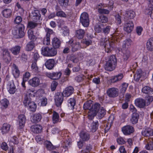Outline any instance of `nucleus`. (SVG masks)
I'll return each instance as SVG.
<instances>
[{
	"instance_id": "40",
	"label": "nucleus",
	"mask_w": 153,
	"mask_h": 153,
	"mask_svg": "<svg viewBox=\"0 0 153 153\" xmlns=\"http://www.w3.org/2000/svg\"><path fill=\"white\" fill-rule=\"evenodd\" d=\"M131 43L132 41L130 39L125 40L123 42L122 48H128L130 47Z\"/></svg>"
},
{
	"instance_id": "52",
	"label": "nucleus",
	"mask_w": 153,
	"mask_h": 153,
	"mask_svg": "<svg viewBox=\"0 0 153 153\" xmlns=\"http://www.w3.org/2000/svg\"><path fill=\"white\" fill-rule=\"evenodd\" d=\"M37 62L32 61V64L31 66V69L35 72L38 71V68L36 64Z\"/></svg>"
},
{
	"instance_id": "23",
	"label": "nucleus",
	"mask_w": 153,
	"mask_h": 153,
	"mask_svg": "<svg viewBox=\"0 0 153 153\" xmlns=\"http://www.w3.org/2000/svg\"><path fill=\"white\" fill-rule=\"evenodd\" d=\"M124 77L123 73H120L115 76H112L111 79V81L112 83H115L121 80Z\"/></svg>"
},
{
	"instance_id": "60",
	"label": "nucleus",
	"mask_w": 153,
	"mask_h": 153,
	"mask_svg": "<svg viewBox=\"0 0 153 153\" xmlns=\"http://www.w3.org/2000/svg\"><path fill=\"white\" fill-rule=\"evenodd\" d=\"M84 79V76L82 75H79L75 77V79L77 82H79L82 81Z\"/></svg>"
},
{
	"instance_id": "34",
	"label": "nucleus",
	"mask_w": 153,
	"mask_h": 153,
	"mask_svg": "<svg viewBox=\"0 0 153 153\" xmlns=\"http://www.w3.org/2000/svg\"><path fill=\"white\" fill-rule=\"evenodd\" d=\"M99 124L98 121H93L91 124L90 130L92 132H95L98 129Z\"/></svg>"
},
{
	"instance_id": "45",
	"label": "nucleus",
	"mask_w": 153,
	"mask_h": 153,
	"mask_svg": "<svg viewBox=\"0 0 153 153\" xmlns=\"http://www.w3.org/2000/svg\"><path fill=\"white\" fill-rule=\"evenodd\" d=\"M28 35L29 38L34 42L37 39L36 36L33 34V32L32 30H29L28 31Z\"/></svg>"
},
{
	"instance_id": "59",
	"label": "nucleus",
	"mask_w": 153,
	"mask_h": 153,
	"mask_svg": "<svg viewBox=\"0 0 153 153\" xmlns=\"http://www.w3.org/2000/svg\"><path fill=\"white\" fill-rule=\"evenodd\" d=\"M70 143L69 142L66 141L64 142L62 144V147L65 149V151H67L70 147Z\"/></svg>"
},
{
	"instance_id": "44",
	"label": "nucleus",
	"mask_w": 153,
	"mask_h": 153,
	"mask_svg": "<svg viewBox=\"0 0 153 153\" xmlns=\"http://www.w3.org/2000/svg\"><path fill=\"white\" fill-rule=\"evenodd\" d=\"M126 16L129 19H133L135 16V12L132 10H130L126 12Z\"/></svg>"
},
{
	"instance_id": "8",
	"label": "nucleus",
	"mask_w": 153,
	"mask_h": 153,
	"mask_svg": "<svg viewBox=\"0 0 153 153\" xmlns=\"http://www.w3.org/2000/svg\"><path fill=\"white\" fill-rule=\"evenodd\" d=\"M122 131L125 135H128L134 132V129L133 126L128 125L122 127Z\"/></svg>"
},
{
	"instance_id": "50",
	"label": "nucleus",
	"mask_w": 153,
	"mask_h": 153,
	"mask_svg": "<svg viewBox=\"0 0 153 153\" xmlns=\"http://www.w3.org/2000/svg\"><path fill=\"white\" fill-rule=\"evenodd\" d=\"M146 106L148 105L153 101V97L150 95L146 96L145 97Z\"/></svg>"
},
{
	"instance_id": "63",
	"label": "nucleus",
	"mask_w": 153,
	"mask_h": 153,
	"mask_svg": "<svg viewBox=\"0 0 153 153\" xmlns=\"http://www.w3.org/2000/svg\"><path fill=\"white\" fill-rule=\"evenodd\" d=\"M16 90V87L14 83L12 82V84H10V94H13Z\"/></svg>"
},
{
	"instance_id": "13",
	"label": "nucleus",
	"mask_w": 153,
	"mask_h": 153,
	"mask_svg": "<svg viewBox=\"0 0 153 153\" xmlns=\"http://www.w3.org/2000/svg\"><path fill=\"white\" fill-rule=\"evenodd\" d=\"M134 25L131 21H128L124 25V30L127 33H130L133 30Z\"/></svg>"
},
{
	"instance_id": "32",
	"label": "nucleus",
	"mask_w": 153,
	"mask_h": 153,
	"mask_svg": "<svg viewBox=\"0 0 153 153\" xmlns=\"http://www.w3.org/2000/svg\"><path fill=\"white\" fill-rule=\"evenodd\" d=\"M142 91L143 93L146 94H153V89L149 86L144 87Z\"/></svg>"
},
{
	"instance_id": "26",
	"label": "nucleus",
	"mask_w": 153,
	"mask_h": 153,
	"mask_svg": "<svg viewBox=\"0 0 153 153\" xmlns=\"http://www.w3.org/2000/svg\"><path fill=\"white\" fill-rule=\"evenodd\" d=\"M40 83L39 79L37 77H34L30 79L29 81V83L32 86L35 87L38 86Z\"/></svg>"
},
{
	"instance_id": "6",
	"label": "nucleus",
	"mask_w": 153,
	"mask_h": 153,
	"mask_svg": "<svg viewBox=\"0 0 153 153\" xmlns=\"http://www.w3.org/2000/svg\"><path fill=\"white\" fill-rule=\"evenodd\" d=\"M30 17L33 22H39L42 20L40 11L38 10L33 11L30 15Z\"/></svg>"
},
{
	"instance_id": "18",
	"label": "nucleus",
	"mask_w": 153,
	"mask_h": 153,
	"mask_svg": "<svg viewBox=\"0 0 153 153\" xmlns=\"http://www.w3.org/2000/svg\"><path fill=\"white\" fill-rule=\"evenodd\" d=\"M42 129V126L39 124L34 125L30 127V129L32 131L36 134L41 133Z\"/></svg>"
},
{
	"instance_id": "64",
	"label": "nucleus",
	"mask_w": 153,
	"mask_h": 153,
	"mask_svg": "<svg viewBox=\"0 0 153 153\" xmlns=\"http://www.w3.org/2000/svg\"><path fill=\"white\" fill-rule=\"evenodd\" d=\"M94 30L96 32L99 33L101 32L102 28L100 25L96 24L95 26Z\"/></svg>"
},
{
	"instance_id": "22",
	"label": "nucleus",
	"mask_w": 153,
	"mask_h": 153,
	"mask_svg": "<svg viewBox=\"0 0 153 153\" xmlns=\"http://www.w3.org/2000/svg\"><path fill=\"white\" fill-rule=\"evenodd\" d=\"M62 75V73L60 71L53 72L50 73L48 75V77L53 80H57L59 79Z\"/></svg>"
},
{
	"instance_id": "2",
	"label": "nucleus",
	"mask_w": 153,
	"mask_h": 153,
	"mask_svg": "<svg viewBox=\"0 0 153 153\" xmlns=\"http://www.w3.org/2000/svg\"><path fill=\"white\" fill-rule=\"evenodd\" d=\"M117 63V61L116 56L114 55H111L105 64L104 66V68L106 71H112L115 69Z\"/></svg>"
},
{
	"instance_id": "35",
	"label": "nucleus",
	"mask_w": 153,
	"mask_h": 153,
	"mask_svg": "<svg viewBox=\"0 0 153 153\" xmlns=\"http://www.w3.org/2000/svg\"><path fill=\"white\" fill-rule=\"evenodd\" d=\"M35 47V44L33 41H30L26 45L25 50L27 51H30Z\"/></svg>"
},
{
	"instance_id": "61",
	"label": "nucleus",
	"mask_w": 153,
	"mask_h": 153,
	"mask_svg": "<svg viewBox=\"0 0 153 153\" xmlns=\"http://www.w3.org/2000/svg\"><path fill=\"white\" fill-rule=\"evenodd\" d=\"M43 43L44 45H49L50 43V38L46 36L43 39Z\"/></svg>"
},
{
	"instance_id": "11",
	"label": "nucleus",
	"mask_w": 153,
	"mask_h": 153,
	"mask_svg": "<svg viewBox=\"0 0 153 153\" xmlns=\"http://www.w3.org/2000/svg\"><path fill=\"white\" fill-rule=\"evenodd\" d=\"M74 91V88L73 87L69 86L66 87L61 93L64 97H68L73 93Z\"/></svg>"
},
{
	"instance_id": "39",
	"label": "nucleus",
	"mask_w": 153,
	"mask_h": 153,
	"mask_svg": "<svg viewBox=\"0 0 153 153\" xmlns=\"http://www.w3.org/2000/svg\"><path fill=\"white\" fill-rule=\"evenodd\" d=\"M20 49V47L19 45H17L12 48L10 49V51L13 54L16 55L19 53Z\"/></svg>"
},
{
	"instance_id": "16",
	"label": "nucleus",
	"mask_w": 153,
	"mask_h": 153,
	"mask_svg": "<svg viewBox=\"0 0 153 153\" xmlns=\"http://www.w3.org/2000/svg\"><path fill=\"white\" fill-rule=\"evenodd\" d=\"M145 148L147 150H153V138H149L146 140Z\"/></svg>"
},
{
	"instance_id": "54",
	"label": "nucleus",
	"mask_w": 153,
	"mask_h": 153,
	"mask_svg": "<svg viewBox=\"0 0 153 153\" xmlns=\"http://www.w3.org/2000/svg\"><path fill=\"white\" fill-rule=\"evenodd\" d=\"M40 102L41 106H46L48 103V99L45 97H42L40 99Z\"/></svg>"
},
{
	"instance_id": "5",
	"label": "nucleus",
	"mask_w": 153,
	"mask_h": 153,
	"mask_svg": "<svg viewBox=\"0 0 153 153\" xmlns=\"http://www.w3.org/2000/svg\"><path fill=\"white\" fill-rule=\"evenodd\" d=\"M80 22L85 27H88L89 25V18L88 14L86 12L82 13L80 16Z\"/></svg>"
},
{
	"instance_id": "53",
	"label": "nucleus",
	"mask_w": 153,
	"mask_h": 153,
	"mask_svg": "<svg viewBox=\"0 0 153 153\" xmlns=\"http://www.w3.org/2000/svg\"><path fill=\"white\" fill-rule=\"evenodd\" d=\"M82 42L83 44H84L86 45L87 46H88L89 45H91L92 41L90 39H88L87 38H85L82 41Z\"/></svg>"
},
{
	"instance_id": "56",
	"label": "nucleus",
	"mask_w": 153,
	"mask_h": 153,
	"mask_svg": "<svg viewBox=\"0 0 153 153\" xmlns=\"http://www.w3.org/2000/svg\"><path fill=\"white\" fill-rule=\"evenodd\" d=\"M96 115V114L95 112L92 110L91 111L88 113V118L89 120H92Z\"/></svg>"
},
{
	"instance_id": "58",
	"label": "nucleus",
	"mask_w": 153,
	"mask_h": 153,
	"mask_svg": "<svg viewBox=\"0 0 153 153\" xmlns=\"http://www.w3.org/2000/svg\"><path fill=\"white\" fill-rule=\"evenodd\" d=\"M115 22L118 25H120L121 23V16L119 14L116 15L115 16Z\"/></svg>"
},
{
	"instance_id": "47",
	"label": "nucleus",
	"mask_w": 153,
	"mask_h": 153,
	"mask_svg": "<svg viewBox=\"0 0 153 153\" xmlns=\"http://www.w3.org/2000/svg\"><path fill=\"white\" fill-rule=\"evenodd\" d=\"M99 21L102 23H105L108 22V18L106 16L101 15L99 16Z\"/></svg>"
},
{
	"instance_id": "36",
	"label": "nucleus",
	"mask_w": 153,
	"mask_h": 153,
	"mask_svg": "<svg viewBox=\"0 0 153 153\" xmlns=\"http://www.w3.org/2000/svg\"><path fill=\"white\" fill-rule=\"evenodd\" d=\"M44 144L47 149L49 150H51L56 149V147L53 146L50 141H46L45 142Z\"/></svg>"
},
{
	"instance_id": "41",
	"label": "nucleus",
	"mask_w": 153,
	"mask_h": 153,
	"mask_svg": "<svg viewBox=\"0 0 153 153\" xmlns=\"http://www.w3.org/2000/svg\"><path fill=\"white\" fill-rule=\"evenodd\" d=\"M142 74V71L141 69L137 71L136 73L134 75V79L136 81H138L141 78Z\"/></svg>"
},
{
	"instance_id": "12",
	"label": "nucleus",
	"mask_w": 153,
	"mask_h": 153,
	"mask_svg": "<svg viewBox=\"0 0 153 153\" xmlns=\"http://www.w3.org/2000/svg\"><path fill=\"white\" fill-rule=\"evenodd\" d=\"M81 140L83 141L87 142L90 139V134L88 132L82 131L79 134Z\"/></svg>"
},
{
	"instance_id": "37",
	"label": "nucleus",
	"mask_w": 153,
	"mask_h": 153,
	"mask_svg": "<svg viewBox=\"0 0 153 153\" xmlns=\"http://www.w3.org/2000/svg\"><path fill=\"white\" fill-rule=\"evenodd\" d=\"M139 118V115L137 113H133L132 117L131 120L132 124H135L137 123Z\"/></svg>"
},
{
	"instance_id": "19",
	"label": "nucleus",
	"mask_w": 153,
	"mask_h": 153,
	"mask_svg": "<svg viewBox=\"0 0 153 153\" xmlns=\"http://www.w3.org/2000/svg\"><path fill=\"white\" fill-rule=\"evenodd\" d=\"M141 133L144 136H151L153 135V130L151 128L146 127L143 129Z\"/></svg>"
},
{
	"instance_id": "62",
	"label": "nucleus",
	"mask_w": 153,
	"mask_h": 153,
	"mask_svg": "<svg viewBox=\"0 0 153 153\" xmlns=\"http://www.w3.org/2000/svg\"><path fill=\"white\" fill-rule=\"evenodd\" d=\"M3 16L6 18H8L10 16V10L6 9H4L2 12Z\"/></svg>"
},
{
	"instance_id": "27",
	"label": "nucleus",
	"mask_w": 153,
	"mask_h": 153,
	"mask_svg": "<svg viewBox=\"0 0 153 153\" xmlns=\"http://www.w3.org/2000/svg\"><path fill=\"white\" fill-rule=\"evenodd\" d=\"M55 60L53 59L47 60L45 63V66L48 69L51 70L54 67Z\"/></svg>"
},
{
	"instance_id": "10",
	"label": "nucleus",
	"mask_w": 153,
	"mask_h": 153,
	"mask_svg": "<svg viewBox=\"0 0 153 153\" xmlns=\"http://www.w3.org/2000/svg\"><path fill=\"white\" fill-rule=\"evenodd\" d=\"M117 50L123 53V58L124 61L127 60L131 56V52L128 48H119Z\"/></svg>"
},
{
	"instance_id": "7",
	"label": "nucleus",
	"mask_w": 153,
	"mask_h": 153,
	"mask_svg": "<svg viewBox=\"0 0 153 153\" xmlns=\"http://www.w3.org/2000/svg\"><path fill=\"white\" fill-rule=\"evenodd\" d=\"M118 89L113 87L108 88L107 91V95L111 98H115L118 96L119 94Z\"/></svg>"
},
{
	"instance_id": "30",
	"label": "nucleus",
	"mask_w": 153,
	"mask_h": 153,
	"mask_svg": "<svg viewBox=\"0 0 153 153\" xmlns=\"http://www.w3.org/2000/svg\"><path fill=\"white\" fill-rule=\"evenodd\" d=\"M95 113L98 119H101L105 115L106 111L102 107H101L100 110H99L97 112Z\"/></svg>"
},
{
	"instance_id": "4",
	"label": "nucleus",
	"mask_w": 153,
	"mask_h": 153,
	"mask_svg": "<svg viewBox=\"0 0 153 153\" xmlns=\"http://www.w3.org/2000/svg\"><path fill=\"white\" fill-rule=\"evenodd\" d=\"M41 53L44 56L52 57L56 55L57 50L53 48H50L48 47H42L41 48Z\"/></svg>"
},
{
	"instance_id": "25",
	"label": "nucleus",
	"mask_w": 153,
	"mask_h": 153,
	"mask_svg": "<svg viewBox=\"0 0 153 153\" xmlns=\"http://www.w3.org/2000/svg\"><path fill=\"white\" fill-rule=\"evenodd\" d=\"M85 34V30L83 29H80L76 30L75 36L78 39H82Z\"/></svg>"
},
{
	"instance_id": "51",
	"label": "nucleus",
	"mask_w": 153,
	"mask_h": 153,
	"mask_svg": "<svg viewBox=\"0 0 153 153\" xmlns=\"http://www.w3.org/2000/svg\"><path fill=\"white\" fill-rule=\"evenodd\" d=\"M92 105V104L91 103H90L89 101H87L84 104L83 108L85 110L88 109L91 110L90 109H91V110Z\"/></svg>"
},
{
	"instance_id": "33",
	"label": "nucleus",
	"mask_w": 153,
	"mask_h": 153,
	"mask_svg": "<svg viewBox=\"0 0 153 153\" xmlns=\"http://www.w3.org/2000/svg\"><path fill=\"white\" fill-rule=\"evenodd\" d=\"M68 105L71 109L73 110L76 103L75 99L74 98H70L68 100Z\"/></svg>"
},
{
	"instance_id": "9",
	"label": "nucleus",
	"mask_w": 153,
	"mask_h": 153,
	"mask_svg": "<svg viewBox=\"0 0 153 153\" xmlns=\"http://www.w3.org/2000/svg\"><path fill=\"white\" fill-rule=\"evenodd\" d=\"M63 96L61 92L56 93L55 99V104L57 107H60L63 100Z\"/></svg>"
},
{
	"instance_id": "15",
	"label": "nucleus",
	"mask_w": 153,
	"mask_h": 153,
	"mask_svg": "<svg viewBox=\"0 0 153 153\" xmlns=\"http://www.w3.org/2000/svg\"><path fill=\"white\" fill-rule=\"evenodd\" d=\"M19 122V128L22 129L25 126V125L26 121V117L25 115L20 114L18 116Z\"/></svg>"
},
{
	"instance_id": "20",
	"label": "nucleus",
	"mask_w": 153,
	"mask_h": 153,
	"mask_svg": "<svg viewBox=\"0 0 153 153\" xmlns=\"http://www.w3.org/2000/svg\"><path fill=\"white\" fill-rule=\"evenodd\" d=\"M12 73L15 78H17L19 76L20 74V71L18 68L15 64H13L12 65Z\"/></svg>"
},
{
	"instance_id": "49",
	"label": "nucleus",
	"mask_w": 153,
	"mask_h": 153,
	"mask_svg": "<svg viewBox=\"0 0 153 153\" xmlns=\"http://www.w3.org/2000/svg\"><path fill=\"white\" fill-rule=\"evenodd\" d=\"M128 83L124 82L121 85V88L120 90L121 92L123 94L125 92L128 86Z\"/></svg>"
},
{
	"instance_id": "38",
	"label": "nucleus",
	"mask_w": 153,
	"mask_h": 153,
	"mask_svg": "<svg viewBox=\"0 0 153 153\" xmlns=\"http://www.w3.org/2000/svg\"><path fill=\"white\" fill-rule=\"evenodd\" d=\"M10 129V125L7 123H4L1 129L2 134H6L8 132Z\"/></svg>"
},
{
	"instance_id": "24",
	"label": "nucleus",
	"mask_w": 153,
	"mask_h": 153,
	"mask_svg": "<svg viewBox=\"0 0 153 153\" xmlns=\"http://www.w3.org/2000/svg\"><path fill=\"white\" fill-rule=\"evenodd\" d=\"M52 120L53 124L57 123L61 121V120L59 118L58 113L54 111L53 112Z\"/></svg>"
},
{
	"instance_id": "46",
	"label": "nucleus",
	"mask_w": 153,
	"mask_h": 153,
	"mask_svg": "<svg viewBox=\"0 0 153 153\" xmlns=\"http://www.w3.org/2000/svg\"><path fill=\"white\" fill-rule=\"evenodd\" d=\"M100 104L98 103H96L92 105L91 110L95 112H97L101 108Z\"/></svg>"
},
{
	"instance_id": "14",
	"label": "nucleus",
	"mask_w": 153,
	"mask_h": 153,
	"mask_svg": "<svg viewBox=\"0 0 153 153\" xmlns=\"http://www.w3.org/2000/svg\"><path fill=\"white\" fill-rule=\"evenodd\" d=\"M69 44L71 46V50L73 52H75L78 51L80 48V45L79 42H73V41L70 40Z\"/></svg>"
},
{
	"instance_id": "21",
	"label": "nucleus",
	"mask_w": 153,
	"mask_h": 153,
	"mask_svg": "<svg viewBox=\"0 0 153 153\" xmlns=\"http://www.w3.org/2000/svg\"><path fill=\"white\" fill-rule=\"evenodd\" d=\"M18 29V36L19 38H22L25 35L24 32L25 27L23 24H20L17 26Z\"/></svg>"
},
{
	"instance_id": "48",
	"label": "nucleus",
	"mask_w": 153,
	"mask_h": 153,
	"mask_svg": "<svg viewBox=\"0 0 153 153\" xmlns=\"http://www.w3.org/2000/svg\"><path fill=\"white\" fill-rule=\"evenodd\" d=\"M38 23L36 22L33 21H29L28 22L27 27L29 28L30 29L34 28L35 27L37 26Z\"/></svg>"
},
{
	"instance_id": "42",
	"label": "nucleus",
	"mask_w": 153,
	"mask_h": 153,
	"mask_svg": "<svg viewBox=\"0 0 153 153\" xmlns=\"http://www.w3.org/2000/svg\"><path fill=\"white\" fill-rule=\"evenodd\" d=\"M59 4L62 8H66L68 5L69 0H58Z\"/></svg>"
},
{
	"instance_id": "55",
	"label": "nucleus",
	"mask_w": 153,
	"mask_h": 153,
	"mask_svg": "<svg viewBox=\"0 0 153 153\" xmlns=\"http://www.w3.org/2000/svg\"><path fill=\"white\" fill-rule=\"evenodd\" d=\"M56 16L61 17L65 18L67 16L66 14L63 11L61 10L57 11L56 13Z\"/></svg>"
},
{
	"instance_id": "17",
	"label": "nucleus",
	"mask_w": 153,
	"mask_h": 153,
	"mask_svg": "<svg viewBox=\"0 0 153 153\" xmlns=\"http://www.w3.org/2000/svg\"><path fill=\"white\" fill-rule=\"evenodd\" d=\"M134 102L136 106L140 108H143L146 105L145 100L141 98L136 99Z\"/></svg>"
},
{
	"instance_id": "28",
	"label": "nucleus",
	"mask_w": 153,
	"mask_h": 153,
	"mask_svg": "<svg viewBox=\"0 0 153 153\" xmlns=\"http://www.w3.org/2000/svg\"><path fill=\"white\" fill-rule=\"evenodd\" d=\"M42 118L41 115L39 113L34 114L32 117L31 121L34 123H37L40 121Z\"/></svg>"
},
{
	"instance_id": "29",
	"label": "nucleus",
	"mask_w": 153,
	"mask_h": 153,
	"mask_svg": "<svg viewBox=\"0 0 153 153\" xmlns=\"http://www.w3.org/2000/svg\"><path fill=\"white\" fill-rule=\"evenodd\" d=\"M52 44L53 48L56 49L60 47L61 44V41L57 38L54 37L52 39Z\"/></svg>"
},
{
	"instance_id": "43",
	"label": "nucleus",
	"mask_w": 153,
	"mask_h": 153,
	"mask_svg": "<svg viewBox=\"0 0 153 153\" xmlns=\"http://www.w3.org/2000/svg\"><path fill=\"white\" fill-rule=\"evenodd\" d=\"M9 103V101L5 98L1 100L0 101L1 107L2 108H7V107Z\"/></svg>"
},
{
	"instance_id": "31",
	"label": "nucleus",
	"mask_w": 153,
	"mask_h": 153,
	"mask_svg": "<svg viewBox=\"0 0 153 153\" xmlns=\"http://www.w3.org/2000/svg\"><path fill=\"white\" fill-rule=\"evenodd\" d=\"M146 48L149 51H153V37L150 38L148 39L146 43Z\"/></svg>"
},
{
	"instance_id": "1",
	"label": "nucleus",
	"mask_w": 153,
	"mask_h": 153,
	"mask_svg": "<svg viewBox=\"0 0 153 153\" xmlns=\"http://www.w3.org/2000/svg\"><path fill=\"white\" fill-rule=\"evenodd\" d=\"M117 39L116 38L114 37V35H113L110 42L109 41H106L105 42L102 41L100 42V44L101 45L104 46L106 52L108 53L110 52L115 46Z\"/></svg>"
},
{
	"instance_id": "57",
	"label": "nucleus",
	"mask_w": 153,
	"mask_h": 153,
	"mask_svg": "<svg viewBox=\"0 0 153 153\" xmlns=\"http://www.w3.org/2000/svg\"><path fill=\"white\" fill-rule=\"evenodd\" d=\"M98 12L101 14H108L109 13V11L103 8H99L98 10Z\"/></svg>"
},
{
	"instance_id": "3",
	"label": "nucleus",
	"mask_w": 153,
	"mask_h": 153,
	"mask_svg": "<svg viewBox=\"0 0 153 153\" xmlns=\"http://www.w3.org/2000/svg\"><path fill=\"white\" fill-rule=\"evenodd\" d=\"M23 103L25 106L27 107L30 111L35 112L36 110L37 105L36 103L31 100L30 98L28 95H25Z\"/></svg>"
}]
</instances>
